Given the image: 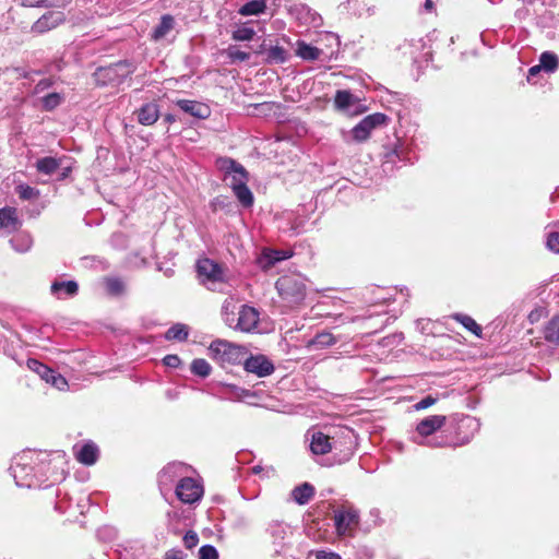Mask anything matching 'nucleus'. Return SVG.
Segmentation results:
<instances>
[{"mask_svg":"<svg viewBox=\"0 0 559 559\" xmlns=\"http://www.w3.org/2000/svg\"><path fill=\"white\" fill-rule=\"evenodd\" d=\"M534 319H536V316H534V312H531L530 320L533 321Z\"/></svg>","mask_w":559,"mask_h":559,"instance_id":"774afa93","label":"nucleus"},{"mask_svg":"<svg viewBox=\"0 0 559 559\" xmlns=\"http://www.w3.org/2000/svg\"><path fill=\"white\" fill-rule=\"evenodd\" d=\"M269 533L273 538V544L276 546L275 551L281 552L288 544L292 535L290 527L287 524L276 522L269 526Z\"/></svg>","mask_w":559,"mask_h":559,"instance_id":"6ab92c4d","label":"nucleus"},{"mask_svg":"<svg viewBox=\"0 0 559 559\" xmlns=\"http://www.w3.org/2000/svg\"><path fill=\"white\" fill-rule=\"evenodd\" d=\"M186 555L182 550L173 548L165 554L164 559H185Z\"/></svg>","mask_w":559,"mask_h":559,"instance_id":"13d9d810","label":"nucleus"},{"mask_svg":"<svg viewBox=\"0 0 559 559\" xmlns=\"http://www.w3.org/2000/svg\"><path fill=\"white\" fill-rule=\"evenodd\" d=\"M247 347L226 340H214L209 346V356L221 367L242 365Z\"/></svg>","mask_w":559,"mask_h":559,"instance_id":"39448f33","label":"nucleus"},{"mask_svg":"<svg viewBox=\"0 0 559 559\" xmlns=\"http://www.w3.org/2000/svg\"><path fill=\"white\" fill-rule=\"evenodd\" d=\"M293 257V251L290 250H276L265 248L262 250L259 255L257 263L262 271H269L276 263L287 260Z\"/></svg>","mask_w":559,"mask_h":559,"instance_id":"2eb2a0df","label":"nucleus"},{"mask_svg":"<svg viewBox=\"0 0 559 559\" xmlns=\"http://www.w3.org/2000/svg\"><path fill=\"white\" fill-rule=\"evenodd\" d=\"M337 337L328 331L317 333L313 338L308 342V348L322 349L336 344Z\"/></svg>","mask_w":559,"mask_h":559,"instance_id":"cd10ccee","label":"nucleus"},{"mask_svg":"<svg viewBox=\"0 0 559 559\" xmlns=\"http://www.w3.org/2000/svg\"><path fill=\"white\" fill-rule=\"evenodd\" d=\"M199 281L212 292L224 293L227 284L225 270L221 264L209 258L200 259L197 262Z\"/></svg>","mask_w":559,"mask_h":559,"instance_id":"423d86ee","label":"nucleus"},{"mask_svg":"<svg viewBox=\"0 0 559 559\" xmlns=\"http://www.w3.org/2000/svg\"><path fill=\"white\" fill-rule=\"evenodd\" d=\"M224 53L228 57L231 62H245L250 59V53L240 50L237 46L230 45L225 49Z\"/></svg>","mask_w":559,"mask_h":559,"instance_id":"c03bdc74","label":"nucleus"},{"mask_svg":"<svg viewBox=\"0 0 559 559\" xmlns=\"http://www.w3.org/2000/svg\"><path fill=\"white\" fill-rule=\"evenodd\" d=\"M60 168H61V171L58 175V180H64L66 178L69 177L70 173L72 171V167L70 165L64 166L62 164V166H60Z\"/></svg>","mask_w":559,"mask_h":559,"instance_id":"052dcab7","label":"nucleus"},{"mask_svg":"<svg viewBox=\"0 0 559 559\" xmlns=\"http://www.w3.org/2000/svg\"><path fill=\"white\" fill-rule=\"evenodd\" d=\"M437 402V399L431 396V395H427L425 396L424 399H421L419 402H417L415 405H414V408L416 411H421V409H426L430 406H432L435 403Z\"/></svg>","mask_w":559,"mask_h":559,"instance_id":"5fc2aeb1","label":"nucleus"},{"mask_svg":"<svg viewBox=\"0 0 559 559\" xmlns=\"http://www.w3.org/2000/svg\"><path fill=\"white\" fill-rule=\"evenodd\" d=\"M266 10L265 0H251L240 7L238 13L242 16L259 15Z\"/></svg>","mask_w":559,"mask_h":559,"instance_id":"f704fd0d","label":"nucleus"},{"mask_svg":"<svg viewBox=\"0 0 559 559\" xmlns=\"http://www.w3.org/2000/svg\"><path fill=\"white\" fill-rule=\"evenodd\" d=\"M175 26V19L170 14H165L160 17L158 25L153 31L152 37L155 40L164 38Z\"/></svg>","mask_w":559,"mask_h":559,"instance_id":"7c9ffc66","label":"nucleus"},{"mask_svg":"<svg viewBox=\"0 0 559 559\" xmlns=\"http://www.w3.org/2000/svg\"><path fill=\"white\" fill-rule=\"evenodd\" d=\"M22 225L17 216V210L12 206H4L0 209V229L7 233L16 231Z\"/></svg>","mask_w":559,"mask_h":559,"instance_id":"aec40b11","label":"nucleus"},{"mask_svg":"<svg viewBox=\"0 0 559 559\" xmlns=\"http://www.w3.org/2000/svg\"><path fill=\"white\" fill-rule=\"evenodd\" d=\"M405 160H409V158L406 157L405 150L400 145H395L384 154L383 166L386 168L389 165L394 166L397 162Z\"/></svg>","mask_w":559,"mask_h":559,"instance_id":"e433bc0d","label":"nucleus"},{"mask_svg":"<svg viewBox=\"0 0 559 559\" xmlns=\"http://www.w3.org/2000/svg\"><path fill=\"white\" fill-rule=\"evenodd\" d=\"M262 469H263L262 466L255 465V466L252 467V473L253 474H260L262 472Z\"/></svg>","mask_w":559,"mask_h":559,"instance_id":"338daca9","label":"nucleus"},{"mask_svg":"<svg viewBox=\"0 0 559 559\" xmlns=\"http://www.w3.org/2000/svg\"><path fill=\"white\" fill-rule=\"evenodd\" d=\"M544 338L554 344L559 345V316H555L544 328Z\"/></svg>","mask_w":559,"mask_h":559,"instance_id":"c9c22d12","label":"nucleus"},{"mask_svg":"<svg viewBox=\"0 0 559 559\" xmlns=\"http://www.w3.org/2000/svg\"><path fill=\"white\" fill-rule=\"evenodd\" d=\"M215 165L223 173V180L230 187L239 203L243 207H251L254 198L247 185L249 174L246 168L230 157H218Z\"/></svg>","mask_w":559,"mask_h":559,"instance_id":"f03ea898","label":"nucleus"},{"mask_svg":"<svg viewBox=\"0 0 559 559\" xmlns=\"http://www.w3.org/2000/svg\"><path fill=\"white\" fill-rule=\"evenodd\" d=\"M386 121L388 117L384 114L376 112L368 115L352 129L354 140L358 142L366 141L373 129L385 124Z\"/></svg>","mask_w":559,"mask_h":559,"instance_id":"4468645a","label":"nucleus"},{"mask_svg":"<svg viewBox=\"0 0 559 559\" xmlns=\"http://www.w3.org/2000/svg\"><path fill=\"white\" fill-rule=\"evenodd\" d=\"M176 105L185 112L199 118L206 119L210 116V108L197 100L190 99H179L176 102Z\"/></svg>","mask_w":559,"mask_h":559,"instance_id":"4be33fe9","label":"nucleus"},{"mask_svg":"<svg viewBox=\"0 0 559 559\" xmlns=\"http://www.w3.org/2000/svg\"><path fill=\"white\" fill-rule=\"evenodd\" d=\"M163 361L167 367L170 368H178L181 364V360L177 355H167L164 357Z\"/></svg>","mask_w":559,"mask_h":559,"instance_id":"6e6d98bb","label":"nucleus"},{"mask_svg":"<svg viewBox=\"0 0 559 559\" xmlns=\"http://www.w3.org/2000/svg\"><path fill=\"white\" fill-rule=\"evenodd\" d=\"M55 509L59 513H64L67 511L68 507L63 503V501H58L55 504Z\"/></svg>","mask_w":559,"mask_h":559,"instance_id":"0e129e2a","label":"nucleus"},{"mask_svg":"<svg viewBox=\"0 0 559 559\" xmlns=\"http://www.w3.org/2000/svg\"><path fill=\"white\" fill-rule=\"evenodd\" d=\"M225 388L230 393V399L241 400L251 395V392L247 389L240 388L235 384H225Z\"/></svg>","mask_w":559,"mask_h":559,"instance_id":"8fccbe9b","label":"nucleus"},{"mask_svg":"<svg viewBox=\"0 0 559 559\" xmlns=\"http://www.w3.org/2000/svg\"><path fill=\"white\" fill-rule=\"evenodd\" d=\"M447 425V416L443 415H431L421 419L415 430L411 435V440L418 445H427L431 448H441L440 445H433L430 442L440 440L444 435H440L435 438H430L435 432L440 430Z\"/></svg>","mask_w":559,"mask_h":559,"instance_id":"0eeeda50","label":"nucleus"},{"mask_svg":"<svg viewBox=\"0 0 559 559\" xmlns=\"http://www.w3.org/2000/svg\"><path fill=\"white\" fill-rule=\"evenodd\" d=\"M347 10L360 15L362 8L358 4V0H347Z\"/></svg>","mask_w":559,"mask_h":559,"instance_id":"bf43d9fd","label":"nucleus"},{"mask_svg":"<svg viewBox=\"0 0 559 559\" xmlns=\"http://www.w3.org/2000/svg\"><path fill=\"white\" fill-rule=\"evenodd\" d=\"M164 121L170 124V123L176 121V117L174 115H171V114H167L164 117Z\"/></svg>","mask_w":559,"mask_h":559,"instance_id":"69168bd1","label":"nucleus"},{"mask_svg":"<svg viewBox=\"0 0 559 559\" xmlns=\"http://www.w3.org/2000/svg\"><path fill=\"white\" fill-rule=\"evenodd\" d=\"M105 287L110 296H121L126 290L123 281L119 277L105 278Z\"/></svg>","mask_w":559,"mask_h":559,"instance_id":"79ce46f5","label":"nucleus"},{"mask_svg":"<svg viewBox=\"0 0 559 559\" xmlns=\"http://www.w3.org/2000/svg\"><path fill=\"white\" fill-rule=\"evenodd\" d=\"M26 366L29 370H32L33 372L38 374L40 377V379H43L47 383L51 384L53 388H56L60 391H63L67 389V386H68L67 379L63 376H61L60 373H58L55 370H52L51 368H49L48 366L40 362L39 360L29 358L26 361Z\"/></svg>","mask_w":559,"mask_h":559,"instance_id":"ddd939ff","label":"nucleus"},{"mask_svg":"<svg viewBox=\"0 0 559 559\" xmlns=\"http://www.w3.org/2000/svg\"><path fill=\"white\" fill-rule=\"evenodd\" d=\"M310 450L313 454H325L330 451H333V440L332 437L321 432L316 431L311 436L310 441Z\"/></svg>","mask_w":559,"mask_h":559,"instance_id":"b1692460","label":"nucleus"},{"mask_svg":"<svg viewBox=\"0 0 559 559\" xmlns=\"http://www.w3.org/2000/svg\"><path fill=\"white\" fill-rule=\"evenodd\" d=\"M287 51L281 46H272L266 51V62L270 64H282L287 61Z\"/></svg>","mask_w":559,"mask_h":559,"instance_id":"58836bf2","label":"nucleus"},{"mask_svg":"<svg viewBox=\"0 0 559 559\" xmlns=\"http://www.w3.org/2000/svg\"><path fill=\"white\" fill-rule=\"evenodd\" d=\"M452 318L455 321L460 322L466 330L472 332L474 335L480 336L481 328L476 323V321L472 317L463 313H454Z\"/></svg>","mask_w":559,"mask_h":559,"instance_id":"ea45409f","label":"nucleus"},{"mask_svg":"<svg viewBox=\"0 0 559 559\" xmlns=\"http://www.w3.org/2000/svg\"><path fill=\"white\" fill-rule=\"evenodd\" d=\"M334 525L338 535L350 536L359 525V512L350 504H342L334 510Z\"/></svg>","mask_w":559,"mask_h":559,"instance_id":"9d476101","label":"nucleus"},{"mask_svg":"<svg viewBox=\"0 0 559 559\" xmlns=\"http://www.w3.org/2000/svg\"><path fill=\"white\" fill-rule=\"evenodd\" d=\"M10 243L15 251L23 253L31 249L33 239L28 233L22 231L14 235L10 239Z\"/></svg>","mask_w":559,"mask_h":559,"instance_id":"72a5a7b5","label":"nucleus"},{"mask_svg":"<svg viewBox=\"0 0 559 559\" xmlns=\"http://www.w3.org/2000/svg\"><path fill=\"white\" fill-rule=\"evenodd\" d=\"M50 290L58 299L71 298L78 294L79 285L75 281H55Z\"/></svg>","mask_w":559,"mask_h":559,"instance_id":"5701e85b","label":"nucleus"},{"mask_svg":"<svg viewBox=\"0 0 559 559\" xmlns=\"http://www.w3.org/2000/svg\"><path fill=\"white\" fill-rule=\"evenodd\" d=\"M189 336V329L186 324L176 323L170 326L165 333V338L167 341H186Z\"/></svg>","mask_w":559,"mask_h":559,"instance_id":"4c0bfd02","label":"nucleus"},{"mask_svg":"<svg viewBox=\"0 0 559 559\" xmlns=\"http://www.w3.org/2000/svg\"><path fill=\"white\" fill-rule=\"evenodd\" d=\"M74 450L76 460L84 465H93L98 459V447L94 442H86Z\"/></svg>","mask_w":559,"mask_h":559,"instance_id":"393cba45","label":"nucleus"},{"mask_svg":"<svg viewBox=\"0 0 559 559\" xmlns=\"http://www.w3.org/2000/svg\"><path fill=\"white\" fill-rule=\"evenodd\" d=\"M96 535L103 542H112L117 538L118 532L114 526L104 525L97 530Z\"/></svg>","mask_w":559,"mask_h":559,"instance_id":"de8ad7c7","label":"nucleus"},{"mask_svg":"<svg viewBox=\"0 0 559 559\" xmlns=\"http://www.w3.org/2000/svg\"><path fill=\"white\" fill-rule=\"evenodd\" d=\"M23 7L28 8H60L68 7L72 0H20Z\"/></svg>","mask_w":559,"mask_h":559,"instance_id":"2f4dec72","label":"nucleus"},{"mask_svg":"<svg viewBox=\"0 0 559 559\" xmlns=\"http://www.w3.org/2000/svg\"><path fill=\"white\" fill-rule=\"evenodd\" d=\"M242 367L246 372L252 373L258 378H265L271 376L275 366L273 361L263 354H251L248 349L246 358L243 359Z\"/></svg>","mask_w":559,"mask_h":559,"instance_id":"9b49d317","label":"nucleus"},{"mask_svg":"<svg viewBox=\"0 0 559 559\" xmlns=\"http://www.w3.org/2000/svg\"><path fill=\"white\" fill-rule=\"evenodd\" d=\"M66 159L67 157L56 158L52 156H46L38 158L36 160L35 167L39 174L52 175L60 168V166H62V163Z\"/></svg>","mask_w":559,"mask_h":559,"instance_id":"a878e982","label":"nucleus"},{"mask_svg":"<svg viewBox=\"0 0 559 559\" xmlns=\"http://www.w3.org/2000/svg\"><path fill=\"white\" fill-rule=\"evenodd\" d=\"M317 559H341V557L334 552L320 551L316 555Z\"/></svg>","mask_w":559,"mask_h":559,"instance_id":"680f3d73","label":"nucleus"},{"mask_svg":"<svg viewBox=\"0 0 559 559\" xmlns=\"http://www.w3.org/2000/svg\"><path fill=\"white\" fill-rule=\"evenodd\" d=\"M52 85L51 79H43L40 80L34 87V93L39 94L45 90L49 88Z\"/></svg>","mask_w":559,"mask_h":559,"instance_id":"4d7b16f0","label":"nucleus"},{"mask_svg":"<svg viewBox=\"0 0 559 559\" xmlns=\"http://www.w3.org/2000/svg\"><path fill=\"white\" fill-rule=\"evenodd\" d=\"M322 50L305 41L297 43L296 55L306 61H314L320 58Z\"/></svg>","mask_w":559,"mask_h":559,"instance_id":"c85d7f7f","label":"nucleus"},{"mask_svg":"<svg viewBox=\"0 0 559 559\" xmlns=\"http://www.w3.org/2000/svg\"><path fill=\"white\" fill-rule=\"evenodd\" d=\"M183 544L187 549L194 548L199 543L198 534L193 531H188L183 536Z\"/></svg>","mask_w":559,"mask_h":559,"instance_id":"864d4df0","label":"nucleus"},{"mask_svg":"<svg viewBox=\"0 0 559 559\" xmlns=\"http://www.w3.org/2000/svg\"><path fill=\"white\" fill-rule=\"evenodd\" d=\"M16 191L22 200H33L39 197V190L27 185L17 186Z\"/></svg>","mask_w":559,"mask_h":559,"instance_id":"09e8293b","label":"nucleus"},{"mask_svg":"<svg viewBox=\"0 0 559 559\" xmlns=\"http://www.w3.org/2000/svg\"><path fill=\"white\" fill-rule=\"evenodd\" d=\"M135 71V66L128 60H121L107 67H99L94 73L97 85L117 86L124 82Z\"/></svg>","mask_w":559,"mask_h":559,"instance_id":"6e6552de","label":"nucleus"},{"mask_svg":"<svg viewBox=\"0 0 559 559\" xmlns=\"http://www.w3.org/2000/svg\"><path fill=\"white\" fill-rule=\"evenodd\" d=\"M447 429L444 437L440 440L430 442L440 447H462L467 444L480 428L477 418L465 414H452L447 417Z\"/></svg>","mask_w":559,"mask_h":559,"instance_id":"7ed1b4c3","label":"nucleus"},{"mask_svg":"<svg viewBox=\"0 0 559 559\" xmlns=\"http://www.w3.org/2000/svg\"><path fill=\"white\" fill-rule=\"evenodd\" d=\"M188 466L180 462H174L165 466L158 475V481L160 485H168L176 478L186 477Z\"/></svg>","mask_w":559,"mask_h":559,"instance_id":"412c9836","label":"nucleus"},{"mask_svg":"<svg viewBox=\"0 0 559 559\" xmlns=\"http://www.w3.org/2000/svg\"><path fill=\"white\" fill-rule=\"evenodd\" d=\"M136 120L142 126H153L159 118V106L156 102L143 104L134 111Z\"/></svg>","mask_w":559,"mask_h":559,"instance_id":"a211bd4d","label":"nucleus"},{"mask_svg":"<svg viewBox=\"0 0 559 559\" xmlns=\"http://www.w3.org/2000/svg\"><path fill=\"white\" fill-rule=\"evenodd\" d=\"M254 35L255 32L252 27L241 26L233 32L231 38L236 41H250Z\"/></svg>","mask_w":559,"mask_h":559,"instance_id":"a18cd8bd","label":"nucleus"},{"mask_svg":"<svg viewBox=\"0 0 559 559\" xmlns=\"http://www.w3.org/2000/svg\"><path fill=\"white\" fill-rule=\"evenodd\" d=\"M190 370L194 376L206 378L212 372V367L207 360L203 358H195L190 365Z\"/></svg>","mask_w":559,"mask_h":559,"instance_id":"a19ab883","label":"nucleus"},{"mask_svg":"<svg viewBox=\"0 0 559 559\" xmlns=\"http://www.w3.org/2000/svg\"><path fill=\"white\" fill-rule=\"evenodd\" d=\"M62 97L58 93H49L41 98V105L45 110H53L61 104Z\"/></svg>","mask_w":559,"mask_h":559,"instance_id":"49530a36","label":"nucleus"},{"mask_svg":"<svg viewBox=\"0 0 559 559\" xmlns=\"http://www.w3.org/2000/svg\"><path fill=\"white\" fill-rule=\"evenodd\" d=\"M259 312L255 308L243 305L238 311L237 321L235 323V330L241 332H251L258 326Z\"/></svg>","mask_w":559,"mask_h":559,"instance_id":"dca6fc26","label":"nucleus"},{"mask_svg":"<svg viewBox=\"0 0 559 559\" xmlns=\"http://www.w3.org/2000/svg\"><path fill=\"white\" fill-rule=\"evenodd\" d=\"M546 245L550 251L559 253V233H549Z\"/></svg>","mask_w":559,"mask_h":559,"instance_id":"603ef678","label":"nucleus"},{"mask_svg":"<svg viewBox=\"0 0 559 559\" xmlns=\"http://www.w3.org/2000/svg\"><path fill=\"white\" fill-rule=\"evenodd\" d=\"M48 465L45 452L25 450L13 457L10 473L16 486L39 488L47 479Z\"/></svg>","mask_w":559,"mask_h":559,"instance_id":"f257e3e1","label":"nucleus"},{"mask_svg":"<svg viewBox=\"0 0 559 559\" xmlns=\"http://www.w3.org/2000/svg\"><path fill=\"white\" fill-rule=\"evenodd\" d=\"M539 71H543L540 64H536L530 68L527 79L535 76Z\"/></svg>","mask_w":559,"mask_h":559,"instance_id":"e2e57ef3","label":"nucleus"},{"mask_svg":"<svg viewBox=\"0 0 559 559\" xmlns=\"http://www.w3.org/2000/svg\"><path fill=\"white\" fill-rule=\"evenodd\" d=\"M539 64L544 72L554 73L559 68V57L552 51H544L539 56Z\"/></svg>","mask_w":559,"mask_h":559,"instance_id":"473e14b6","label":"nucleus"},{"mask_svg":"<svg viewBox=\"0 0 559 559\" xmlns=\"http://www.w3.org/2000/svg\"><path fill=\"white\" fill-rule=\"evenodd\" d=\"M66 21V15L61 11H48L43 14L32 26V31L38 34L46 33L56 28Z\"/></svg>","mask_w":559,"mask_h":559,"instance_id":"f3484780","label":"nucleus"},{"mask_svg":"<svg viewBox=\"0 0 559 559\" xmlns=\"http://www.w3.org/2000/svg\"><path fill=\"white\" fill-rule=\"evenodd\" d=\"M357 103V98L346 90L336 91L334 106L337 110L349 112Z\"/></svg>","mask_w":559,"mask_h":559,"instance_id":"bb28decb","label":"nucleus"},{"mask_svg":"<svg viewBox=\"0 0 559 559\" xmlns=\"http://www.w3.org/2000/svg\"><path fill=\"white\" fill-rule=\"evenodd\" d=\"M332 440L336 462L340 464L347 462L356 449L357 437L355 431L348 427H340L332 436Z\"/></svg>","mask_w":559,"mask_h":559,"instance_id":"1a4fd4ad","label":"nucleus"},{"mask_svg":"<svg viewBox=\"0 0 559 559\" xmlns=\"http://www.w3.org/2000/svg\"><path fill=\"white\" fill-rule=\"evenodd\" d=\"M292 495H293L294 500L298 504L302 506V504L308 503L310 501V499L313 497L314 488L309 483H304V484L295 487L293 489Z\"/></svg>","mask_w":559,"mask_h":559,"instance_id":"c756f323","label":"nucleus"},{"mask_svg":"<svg viewBox=\"0 0 559 559\" xmlns=\"http://www.w3.org/2000/svg\"><path fill=\"white\" fill-rule=\"evenodd\" d=\"M199 559H218V551L213 545H203L199 549Z\"/></svg>","mask_w":559,"mask_h":559,"instance_id":"3c124183","label":"nucleus"},{"mask_svg":"<svg viewBox=\"0 0 559 559\" xmlns=\"http://www.w3.org/2000/svg\"><path fill=\"white\" fill-rule=\"evenodd\" d=\"M177 498L187 504L198 502L203 496V486L192 477H182L176 486Z\"/></svg>","mask_w":559,"mask_h":559,"instance_id":"f8f14e48","label":"nucleus"},{"mask_svg":"<svg viewBox=\"0 0 559 559\" xmlns=\"http://www.w3.org/2000/svg\"><path fill=\"white\" fill-rule=\"evenodd\" d=\"M282 300L290 308L301 305L307 295L306 278L300 273L282 275L275 283Z\"/></svg>","mask_w":559,"mask_h":559,"instance_id":"20e7f679","label":"nucleus"},{"mask_svg":"<svg viewBox=\"0 0 559 559\" xmlns=\"http://www.w3.org/2000/svg\"><path fill=\"white\" fill-rule=\"evenodd\" d=\"M238 313L235 312V305L229 301L225 300L222 306V318L224 322L229 326L235 329V323L237 321Z\"/></svg>","mask_w":559,"mask_h":559,"instance_id":"37998d69","label":"nucleus"}]
</instances>
